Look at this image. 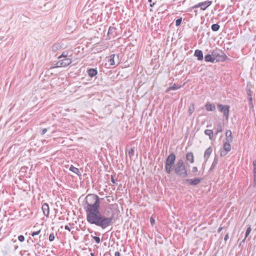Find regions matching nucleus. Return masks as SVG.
Masks as SVG:
<instances>
[{"mask_svg":"<svg viewBox=\"0 0 256 256\" xmlns=\"http://www.w3.org/2000/svg\"><path fill=\"white\" fill-rule=\"evenodd\" d=\"M99 197L94 194H89L84 201V209L86 212V220L92 224L104 230L113 224L114 216H106L100 212Z\"/></svg>","mask_w":256,"mask_h":256,"instance_id":"nucleus-1","label":"nucleus"},{"mask_svg":"<svg viewBox=\"0 0 256 256\" xmlns=\"http://www.w3.org/2000/svg\"><path fill=\"white\" fill-rule=\"evenodd\" d=\"M202 178H195L194 179H186L184 180L190 186H196L202 180Z\"/></svg>","mask_w":256,"mask_h":256,"instance_id":"nucleus-9","label":"nucleus"},{"mask_svg":"<svg viewBox=\"0 0 256 256\" xmlns=\"http://www.w3.org/2000/svg\"><path fill=\"white\" fill-rule=\"evenodd\" d=\"M42 209L44 214L48 217L50 214V208L49 206L47 203H44L42 207Z\"/></svg>","mask_w":256,"mask_h":256,"instance_id":"nucleus-10","label":"nucleus"},{"mask_svg":"<svg viewBox=\"0 0 256 256\" xmlns=\"http://www.w3.org/2000/svg\"><path fill=\"white\" fill-rule=\"evenodd\" d=\"M204 134L209 136V138L212 140L213 139L214 133L212 130H204Z\"/></svg>","mask_w":256,"mask_h":256,"instance_id":"nucleus-22","label":"nucleus"},{"mask_svg":"<svg viewBox=\"0 0 256 256\" xmlns=\"http://www.w3.org/2000/svg\"><path fill=\"white\" fill-rule=\"evenodd\" d=\"M194 56L197 57V59L198 60H202L204 58L202 52L200 50H195Z\"/></svg>","mask_w":256,"mask_h":256,"instance_id":"nucleus-11","label":"nucleus"},{"mask_svg":"<svg viewBox=\"0 0 256 256\" xmlns=\"http://www.w3.org/2000/svg\"><path fill=\"white\" fill-rule=\"evenodd\" d=\"M212 54L214 58V60H216L217 61H224L226 60V56L218 50H213Z\"/></svg>","mask_w":256,"mask_h":256,"instance_id":"nucleus-4","label":"nucleus"},{"mask_svg":"<svg viewBox=\"0 0 256 256\" xmlns=\"http://www.w3.org/2000/svg\"><path fill=\"white\" fill-rule=\"evenodd\" d=\"M252 230L251 227L250 226L246 230V234H245V238L242 240V242H245V240H246V238L248 236L249 234H250V232Z\"/></svg>","mask_w":256,"mask_h":256,"instance_id":"nucleus-26","label":"nucleus"},{"mask_svg":"<svg viewBox=\"0 0 256 256\" xmlns=\"http://www.w3.org/2000/svg\"><path fill=\"white\" fill-rule=\"evenodd\" d=\"M116 28H115L112 27V26H110L108 28V34H113V32H114L116 31Z\"/></svg>","mask_w":256,"mask_h":256,"instance_id":"nucleus-28","label":"nucleus"},{"mask_svg":"<svg viewBox=\"0 0 256 256\" xmlns=\"http://www.w3.org/2000/svg\"><path fill=\"white\" fill-rule=\"evenodd\" d=\"M92 238L94 240L96 241V244H100V239L99 237L98 236H91Z\"/></svg>","mask_w":256,"mask_h":256,"instance_id":"nucleus-29","label":"nucleus"},{"mask_svg":"<svg viewBox=\"0 0 256 256\" xmlns=\"http://www.w3.org/2000/svg\"><path fill=\"white\" fill-rule=\"evenodd\" d=\"M222 230V227H220L218 230V232H220Z\"/></svg>","mask_w":256,"mask_h":256,"instance_id":"nucleus-46","label":"nucleus"},{"mask_svg":"<svg viewBox=\"0 0 256 256\" xmlns=\"http://www.w3.org/2000/svg\"><path fill=\"white\" fill-rule=\"evenodd\" d=\"M69 170L78 176L80 175L79 169L74 167L73 165L70 166Z\"/></svg>","mask_w":256,"mask_h":256,"instance_id":"nucleus-19","label":"nucleus"},{"mask_svg":"<svg viewBox=\"0 0 256 256\" xmlns=\"http://www.w3.org/2000/svg\"><path fill=\"white\" fill-rule=\"evenodd\" d=\"M134 148H131L129 151H128V155H129V156L130 157H132L134 156Z\"/></svg>","mask_w":256,"mask_h":256,"instance_id":"nucleus-30","label":"nucleus"},{"mask_svg":"<svg viewBox=\"0 0 256 256\" xmlns=\"http://www.w3.org/2000/svg\"><path fill=\"white\" fill-rule=\"evenodd\" d=\"M212 148L210 146L206 150L204 154V158L206 161L208 160V158H209L210 155L212 152Z\"/></svg>","mask_w":256,"mask_h":256,"instance_id":"nucleus-13","label":"nucleus"},{"mask_svg":"<svg viewBox=\"0 0 256 256\" xmlns=\"http://www.w3.org/2000/svg\"><path fill=\"white\" fill-rule=\"evenodd\" d=\"M198 170V168L196 166H194L192 168V172L194 173L196 172Z\"/></svg>","mask_w":256,"mask_h":256,"instance_id":"nucleus-37","label":"nucleus"},{"mask_svg":"<svg viewBox=\"0 0 256 256\" xmlns=\"http://www.w3.org/2000/svg\"><path fill=\"white\" fill-rule=\"evenodd\" d=\"M67 58V55L64 54V52L62 53V55L58 56V58L60 59L61 58Z\"/></svg>","mask_w":256,"mask_h":256,"instance_id":"nucleus-38","label":"nucleus"},{"mask_svg":"<svg viewBox=\"0 0 256 256\" xmlns=\"http://www.w3.org/2000/svg\"><path fill=\"white\" fill-rule=\"evenodd\" d=\"M174 173L178 176L182 178H186L188 176V174L182 159L178 160L176 164L174 166Z\"/></svg>","mask_w":256,"mask_h":256,"instance_id":"nucleus-2","label":"nucleus"},{"mask_svg":"<svg viewBox=\"0 0 256 256\" xmlns=\"http://www.w3.org/2000/svg\"><path fill=\"white\" fill-rule=\"evenodd\" d=\"M114 256H120V254L118 252H115Z\"/></svg>","mask_w":256,"mask_h":256,"instance_id":"nucleus-45","label":"nucleus"},{"mask_svg":"<svg viewBox=\"0 0 256 256\" xmlns=\"http://www.w3.org/2000/svg\"><path fill=\"white\" fill-rule=\"evenodd\" d=\"M55 238V235L54 233H52L50 234L49 236V240L50 242H52L54 240Z\"/></svg>","mask_w":256,"mask_h":256,"instance_id":"nucleus-32","label":"nucleus"},{"mask_svg":"<svg viewBox=\"0 0 256 256\" xmlns=\"http://www.w3.org/2000/svg\"><path fill=\"white\" fill-rule=\"evenodd\" d=\"M40 232V230H37L36 232H32L31 235L32 236H35L39 234Z\"/></svg>","mask_w":256,"mask_h":256,"instance_id":"nucleus-34","label":"nucleus"},{"mask_svg":"<svg viewBox=\"0 0 256 256\" xmlns=\"http://www.w3.org/2000/svg\"><path fill=\"white\" fill-rule=\"evenodd\" d=\"M195 110V106L194 104L193 103H192L189 106L188 108V114L190 116H191L192 114L194 112Z\"/></svg>","mask_w":256,"mask_h":256,"instance_id":"nucleus-24","label":"nucleus"},{"mask_svg":"<svg viewBox=\"0 0 256 256\" xmlns=\"http://www.w3.org/2000/svg\"><path fill=\"white\" fill-rule=\"evenodd\" d=\"M182 22V18L177 19L176 20V26H179L181 24Z\"/></svg>","mask_w":256,"mask_h":256,"instance_id":"nucleus-31","label":"nucleus"},{"mask_svg":"<svg viewBox=\"0 0 256 256\" xmlns=\"http://www.w3.org/2000/svg\"><path fill=\"white\" fill-rule=\"evenodd\" d=\"M226 138L225 140H227L228 142H232V132L230 130H227L226 132Z\"/></svg>","mask_w":256,"mask_h":256,"instance_id":"nucleus-17","label":"nucleus"},{"mask_svg":"<svg viewBox=\"0 0 256 256\" xmlns=\"http://www.w3.org/2000/svg\"><path fill=\"white\" fill-rule=\"evenodd\" d=\"M90 255H91V256H94V254L92 252L90 253Z\"/></svg>","mask_w":256,"mask_h":256,"instance_id":"nucleus-47","label":"nucleus"},{"mask_svg":"<svg viewBox=\"0 0 256 256\" xmlns=\"http://www.w3.org/2000/svg\"><path fill=\"white\" fill-rule=\"evenodd\" d=\"M229 238V236H228V234H226L225 236H224V240L225 241H226L228 238Z\"/></svg>","mask_w":256,"mask_h":256,"instance_id":"nucleus-42","label":"nucleus"},{"mask_svg":"<svg viewBox=\"0 0 256 256\" xmlns=\"http://www.w3.org/2000/svg\"><path fill=\"white\" fill-rule=\"evenodd\" d=\"M212 4V1L206 0L204 2H199L198 4L194 6L192 8H200V10H206L209 6Z\"/></svg>","mask_w":256,"mask_h":256,"instance_id":"nucleus-7","label":"nucleus"},{"mask_svg":"<svg viewBox=\"0 0 256 256\" xmlns=\"http://www.w3.org/2000/svg\"><path fill=\"white\" fill-rule=\"evenodd\" d=\"M87 72L90 77L92 78L97 74L98 71L95 68H90L88 70Z\"/></svg>","mask_w":256,"mask_h":256,"instance_id":"nucleus-15","label":"nucleus"},{"mask_svg":"<svg viewBox=\"0 0 256 256\" xmlns=\"http://www.w3.org/2000/svg\"><path fill=\"white\" fill-rule=\"evenodd\" d=\"M220 26L218 24H213L211 26L212 30L214 32H216L219 30Z\"/></svg>","mask_w":256,"mask_h":256,"instance_id":"nucleus-27","label":"nucleus"},{"mask_svg":"<svg viewBox=\"0 0 256 256\" xmlns=\"http://www.w3.org/2000/svg\"><path fill=\"white\" fill-rule=\"evenodd\" d=\"M18 240L20 242H22L24 240V237L22 235H20L18 236Z\"/></svg>","mask_w":256,"mask_h":256,"instance_id":"nucleus-35","label":"nucleus"},{"mask_svg":"<svg viewBox=\"0 0 256 256\" xmlns=\"http://www.w3.org/2000/svg\"><path fill=\"white\" fill-rule=\"evenodd\" d=\"M150 224H152V225L154 226V224L155 223V221H154V219L152 217H151L150 218Z\"/></svg>","mask_w":256,"mask_h":256,"instance_id":"nucleus-39","label":"nucleus"},{"mask_svg":"<svg viewBox=\"0 0 256 256\" xmlns=\"http://www.w3.org/2000/svg\"><path fill=\"white\" fill-rule=\"evenodd\" d=\"M218 162V157L216 156L214 157V161L212 163V164L210 168V170H212L215 168L216 166L217 165Z\"/></svg>","mask_w":256,"mask_h":256,"instance_id":"nucleus-23","label":"nucleus"},{"mask_svg":"<svg viewBox=\"0 0 256 256\" xmlns=\"http://www.w3.org/2000/svg\"><path fill=\"white\" fill-rule=\"evenodd\" d=\"M205 108L207 111H214L216 110V106L214 104L207 102L205 104Z\"/></svg>","mask_w":256,"mask_h":256,"instance_id":"nucleus-12","label":"nucleus"},{"mask_svg":"<svg viewBox=\"0 0 256 256\" xmlns=\"http://www.w3.org/2000/svg\"><path fill=\"white\" fill-rule=\"evenodd\" d=\"M247 94H248L249 96V100L250 102L252 101V95L250 94V90H247Z\"/></svg>","mask_w":256,"mask_h":256,"instance_id":"nucleus-36","label":"nucleus"},{"mask_svg":"<svg viewBox=\"0 0 256 256\" xmlns=\"http://www.w3.org/2000/svg\"><path fill=\"white\" fill-rule=\"evenodd\" d=\"M186 160L190 164H192L194 162V156L193 154L191 152L186 154Z\"/></svg>","mask_w":256,"mask_h":256,"instance_id":"nucleus-14","label":"nucleus"},{"mask_svg":"<svg viewBox=\"0 0 256 256\" xmlns=\"http://www.w3.org/2000/svg\"><path fill=\"white\" fill-rule=\"evenodd\" d=\"M116 56L114 54H112L110 56L108 62H110V66H114L116 64L115 62Z\"/></svg>","mask_w":256,"mask_h":256,"instance_id":"nucleus-21","label":"nucleus"},{"mask_svg":"<svg viewBox=\"0 0 256 256\" xmlns=\"http://www.w3.org/2000/svg\"><path fill=\"white\" fill-rule=\"evenodd\" d=\"M222 131V127L220 124H219L218 126L216 134Z\"/></svg>","mask_w":256,"mask_h":256,"instance_id":"nucleus-33","label":"nucleus"},{"mask_svg":"<svg viewBox=\"0 0 256 256\" xmlns=\"http://www.w3.org/2000/svg\"><path fill=\"white\" fill-rule=\"evenodd\" d=\"M204 60L206 62H214L215 60H214V58L212 56V54H208L205 56Z\"/></svg>","mask_w":256,"mask_h":256,"instance_id":"nucleus-18","label":"nucleus"},{"mask_svg":"<svg viewBox=\"0 0 256 256\" xmlns=\"http://www.w3.org/2000/svg\"><path fill=\"white\" fill-rule=\"evenodd\" d=\"M176 158V156L173 152L167 157L166 160L165 170L168 174H170L174 169Z\"/></svg>","mask_w":256,"mask_h":256,"instance_id":"nucleus-3","label":"nucleus"},{"mask_svg":"<svg viewBox=\"0 0 256 256\" xmlns=\"http://www.w3.org/2000/svg\"><path fill=\"white\" fill-rule=\"evenodd\" d=\"M72 62V59L66 58L58 61L56 64V67H66L69 66Z\"/></svg>","mask_w":256,"mask_h":256,"instance_id":"nucleus-8","label":"nucleus"},{"mask_svg":"<svg viewBox=\"0 0 256 256\" xmlns=\"http://www.w3.org/2000/svg\"><path fill=\"white\" fill-rule=\"evenodd\" d=\"M110 180H111L113 184L115 183V180H114V176L112 175L111 176Z\"/></svg>","mask_w":256,"mask_h":256,"instance_id":"nucleus-43","label":"nucleus"},{"mask_svg":"<svg viewBox=\"0 0 256 256\" xmlns=\"http://www.w3.org/2000/svg\"><path fill=\"white\" fill-rule=\"evenodd\" d=\"M217 107L218 110L222 112L224 116L226 117V119L228 120L229 115V106L227 105L224 106L221 104H218Z\"/></svg>","mask_w":256,"mask_h":256,"instance_id":"nucleus-6","label":"nucleus"},{"mask_svg":"<svg viewBox=\"0 0 256 256\" xmlns=\"http://www.w3.org/2000/svg\"><path fill=\"white\" fill-rule=\"evenodd\" d=\"M64 228L66 230H68L69 232L70 231V227L68 225L65 226Z\"/></svg>","mask_w":256,"mask_h":256,"instance_id":"nucleus-44","label":"nucleus"},{"mask_svg":"<svg viewBox=\"0 0 256 256\" xmlns=\"http://www.w3.org/2000/svg\"><path fill=\"white\" fill-rule=\"evenodd\" d=\"M227 140L224 142L222 148L220 150V156H224L231 150V146L230 143Z\"/></svg>","mask_w":256,"mask_h":256,"instance_id":"nucleus-5","label":"nucleus"},{"mask_svg":"<svg viewBox=\"0 0 256 256\" xmlns=\"http://www.w3.org/2000/svg\"><path fill=\"white\" fill-rule=\"evenodd\" d=\"M62 46L60 43H56L52 46V50L56 52L62 48Z\"/></svg>","mask_w":256,"mask_h":256,"instance_id":"nucleus-16","label":"nucleus"},{"mask_svg":"<svg viewBox=\"0 0 256 256\" xmlns=\"http://www.w3.org/2000/svg\"><path fill=\"white\" fill-rule=\"evenodd\" d=\"M254 166V182H256V160L253 162Z\"/></svg>","mask_w":256,"mask_h":256,"instance_id":"nucleus-25","label":"nucleus"},{"mask_svg":"<svg viewBox=\"0 0 256 256\" xmlns=\"http://www.w3.org/2000/svg\"><path fill=\"white\" fill-rule=\"evenodd\" d=\"M181 88V86L180 85L176 84H174L172 86H170L166 90V92H168L170 90H177Z\"/></svg>","mask_w":256,"mask_h":256,"instance_id":"nucleus-20","label":"nucleus"},{"mask_svg":"<svg viewBox=\"0 0 256 256\" xmlns=\"http://www.w3.org/2000/svg\"><path fill=\"white\" fill-rule=\"evenodd\" d=\"M47 131L48 129L46 128L42 129L41 134L44 135L47 132Z\"/></svg>","mask_w":256,"mask_h":256,"instance_id":"nucleus-40","label":"nucleus"},{"mask_svg":"<svg viewBox=\"0 0 256 256\" xmlns=\"http://www.w3.org/2000/svg\"><path fill=\"white\" fill-rule=\"evenodd\" d=\"M148 2H150V7H152L155 4V2H153L152 4V0H148Z\"/></svg>","mask_w":256,"mask_h":256,"instance_id":"nucleus-41","label":"nucleus"}]
</instances>
